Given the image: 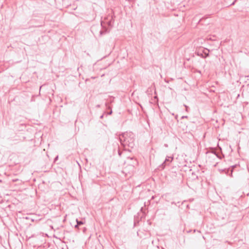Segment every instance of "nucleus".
Here are the masks:
<instances>
[{
    "instance_id": "nucleus-1",
    "label": "nucleus",
    "mask_w": 249,
    "mask_h": 249,
    "mask_svg": "<svg viewBox=\"0 0 249 249\" xmlns=\"http://www.w3.org/2000/svg\"><path fill=\"white\" fill-rule=\"evenodd\" d=\"M134 134L132 132H125L119 136L120 142L124 147L133 148L135 146Z\"/></svg>"
},
{
    "instance_id": "nucleus-2",
    "label": "nucleus",
    "mask_w": 249,
    "mask_h": 249,
    "mask_svg": "<svg viewBox=\"0 0 249 249\" xmlns=\"http://www.w3.org/2000/svg\"><path fill=\"white\" fill-rule=\"evenodd\" d=\"M114 21V20L113 19L112 17H111V19L107 21V23L105 21H101L102 29L99 32L100 36H102L110 32V28L112 27Z\"/></svg>"
},
{
    "instance_id": "nucleus-3",
    "label": "nucleus",
    "mask_w": 249,
    "mask_h": 249,
    "mask_svg": "<svg viewBox=\"0 0 249 249\" xmlns=\"http://www.w3.org/2000/svg\"><path fill=\"white\" fill-rule=\"evenodd\" d=\"M26 127L25 124H20L17 125V129L18 131H23Z\"/></svg>"
},
{
    "instance_id": "nucleus-4",
    "label": "nucleus",
    "mask_w": 249,
    "mask_h": 249,
    "mask_svg": "<svg viewBox=\"0 0 249 249\" xmlns=\"http://www.w3.org/2000/svg\"><path fill=\"white\" fill-rule=\"evenodd\" d=\"M173 160V157H167L166 158V159H165L164 162L162 164H165L166 162H171Z\"/></svg>"
},
{
    "instance_id": "nucleus-5",
    "label": "nucleus",
    "mask_w": 249,
    "mask_h": 249,
    "mask_svg": "<svg viewBox=\"0 0 249 249\" xmlns=\"http://www.w3.org/2000/svg\"><path fill=\"white\" fill-rule=\"evenodd\" d=\"M76 223L79 226L84 224L85 222H84L82 220H78L77 219H76Z\"/></svg>"
},
{
    "instance_id": "nucleus-6",
    "label": "nucleus",
    "mask_w": 249,
    "mask_h": 249,
    "mask_svg": "<svg viewBox=\"0 0 249 249\" xmlns=\"http://www.w3.org/2000/svg\"><path fill=\"white\" fill-rule=\"evenodd\" d=\"M237 165L236 164L234 165H233L231 166V168L230 169V171H231V175H230V176L231 177H232V172H233V169L235 168Z\"/></svg>"
},
{
    "instance_id": "nucleus-7",
    "label": "nucleus",
    "mask_w": 249,
    "mask_h": 249,
    "mask_svg": "<svg viewBox=\"0 0 249 249\" xmlns=\"http://www.w3.org/2000/svg\"><path fill=\"white\" fill-rule=\"evenodd\" d=\"M116 146H117V152H118V155H119V156H121V154H122V152L120 151L119 146L117 144H116Z\"/></svg>"
},
{
    "instance_id": "nucleus-8",
    "label": "nucleus",
    "mask_w": 249,
    "mask_h": 249,
    "mask_svg": "<svg viewBox=\"0 0 249 249\" xmlns=\"http://www.w3.org/2000/svg\"><path fill=\"white\" fill-rule=\"evenodd\" d=\"M203 53L205 55L203 57V58H206L207 57L209 56V54L208 53H207L206 51H205L204 50L203 51Z\"/></svg>"
},
{
    "instance_id": "nucleus-9",
    "label": "nucleus",
    "mask_w": 249,
    "mask_h": 249,
    "mask_svg": "<svg viewBox=\"0 0 249 249\" xmlns=\"http://www.w3.org/2000/svg\"><path fill=\"white\" fill-rule=\"evenodd\" d=\"M213 153L219 159H221L222 158V157H221V156L219 155L217 153H216V152L215 151H213Z\"/></svg>"
},
{
    "instance_id": "nucleus-10",
    "label": "nucleus",
    "mask_w": 249,
    "mask_h": 249,
    "mask_svg": "<svg viewBox=\"0 0 249 249\" xmlns=\"http://www.w3.org/2000/svg\"><path fill=\"white\" fill-rule=\"evenodd\" d=\"M220 171H221L222 172H225V173H227V172H228L229 171H230V169L227 170L226 169H222V170H219Z\"/></svg>"
},
{
    "instance_id": "nucleus-11",
    "label": "nucleus",
    "mask_w": 249,
    "mask_h": 249,
    "mask_svg": "<svg viewBox=\"0 0 249 249\" xmlns=\"http://www.w3.org/2000/svg\"><path fill=\"white\" fill-rule=\"evenodd\" d=\"M197 55H199V56H200L201 57H203L204 56L203 54V53H200L199 54V53H197Z\"/></svg>"
},
{
    "instance_id": "nucleus-12",
    "label": "nucleus",
    "mask_w": 249,
    "mask_h": 249,
    "mask_svg": "<svg viewBox=\"0 0 249 249\" xmlns=\"http://www.w3.org/2000/svg\"><path fill=\"white\" fill-rule=\"evenodd\" d=\"M79 227V225H78V224H77V223H76V224L74 226V228H75V229H78Z\"/></svg>"
},
{
    "instance_id": "nucleus-13",
    "label": "nucleus",
    "mask_w": 249,
    "mask_h": 249,
    "mask_svg": "<svg viewBox=\"0 0 249 249\" xmlns=\"http://www.w3.org/2000/svg\"><path fill=\"white\" fill-rule=\"evenodd\" d=\"M58 156H57L54 159V162H55L58 160Z\"/></svg>"
},
{
    "instance_id": "nucleus-14",
    "label": "nucleus",
    "mask_w": 249,
    "mask_h": 249,
    "mask_svg": "<svg viewBox=\"0 0 249 249\" xmlns=\"http://www.w3.org/2000/svg\"><path fill=\"white\" fill-rule=\"evenodd\" d=\"M237 1V0H234L233 1V2L231 4V5H234L235 3L236 2V1Z\"/></svg>"
},
{
    "instance_id": "nucleus-15",
    "label": "nucleus",
    "mask_w": 249,
    "mask_h": 249,
    "mask_svg": "<svg viewBox=\"0 0 249 249\" xmlns=\"http://www.w3.org/2000/svg\"><path fill=\"white\" fill-rule=\"evenodd\" d=\"M184 106L185 107V108H186V111H188V107H187V106L186 105H184Z\"/></svg>"
},
{
    "instance_id": "nucleus-16",
    "label": "nucleus",
    "mask_w": 249,
    "mask_h": 249,
    "mask_svg": "<svg viewBox=\"0 0 249 249\" xmlns=\"http://www.w3.org/2000/svg\"><path fill=\"white\" fill-rule=\"evenodd\" d=\"M112 112V110H111L110 112L107 113V115H110V114H111Z\"/></svg>"
},
{
    "instance_id": "nucleus-17",
    "label": "nucleus",
    "mask_w": 249,
    "mask_h": 249,
    "mask_svg": "<svg viewBox=\"0 0 249 249\" xmlns=\"http://www.w3.org/2000/svg\"><path fill=\"white\" fill-rule=\"evenodd\" d=\"M104 117V114H102L100 117V119H103Z\"/></svg>"
},
{
    "instance_id": "nucleus-18",
    "label": "nucleus",
    "mask_w": 249,
    "mask_h": 249,
    "mask_svg": "<svg viewBox=\"0 0 249 249\" xmlns=\"http://www.w3.org/2000/svg\"><path fill=\"white\" fill-rule=\"evenodd\" d=\"M143 207H142L141 209V211L142 212V213H143Z\"/></svg>"
},
{
    "instance_id": "nucleus-19",
    "label": "nucleus",
    "mask_w": 249,
    "mask_h": 249,
    "mask_svg": "<svg viewBox=\"0 0 249 249\" xmlns=\"http://www.w3.org/2000/svg\"><path fill=\"white\" fill-rule=\"evenodd\" d=\"M188 117L187 116H182V118H187Z\"/></svg>"
},
{
    "instance_id": "nucleus-20",
    "label": "nucleus",
    "mask_w": 249,
    "mask_h": 249,
    "mask_svg": "<svg viewBox=\"0 0 249 249\" xmlns=\"http://www.w3.org/2000/svg\"><path fill=\"white\" fill-rule=\"evenodd\" d=\"M154 98H155V99H158V97H157V96H155V97H154Z\"/></svg>"
},
{
    "instance_id": "nucleus-21",
    "label": "nucleus",
    "mask_w": 249,
    "mask_h": 249,
    "mask_svg": "<svg viewBox=\"0 0 249 249\" xmlns=\"http://www.w3.org/2000/svg\"><path fill=\"white\" fill-rule=\"evenodd\" d=\"M196 231V230H194V231H193V232L195 233Z\"/></svg>"
},
{
    "instance_id": "nucleus-22",
    "label": "nucleus",
    "mask_w": 249,
    "mask_h": 249,
    "mask_svg": "<svg viewBox=\"0 0 249 249\" xmlns=\"http://www.w3.org/2000/svg\"><path fill=\"white\" fill-rule=\"evenodd\" d=\"M191 231H188L187 232H191Z\"/></svg>"
}]
</instances>
